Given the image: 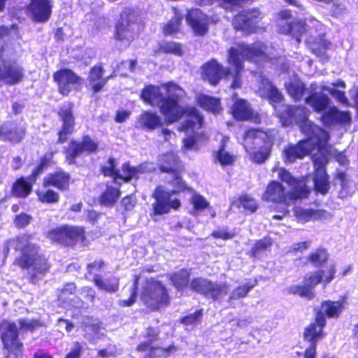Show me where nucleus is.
Returning <instances> with one entry per match:
<instances>
[{
    "instance_id": "c9c22d12",
    "label": "nucleus",
    "mask_w": 358,
    "mask_h": 358,
    "mask_svg": "<svg viewBox=\"0 0 358 358\" xmlns=\"http://www.w3.org/2000/svg\"><path fill=\"white\" fill-rule=\"evenodd\" d=\"M311 93L305 99V102L310 106L315 112H323L330 104L329 98L317 91H310Z\"/></svg>"
},
{
    "instance_id": "8fccbe9b",
    "label": "nucleus",
    "mask_w": 358,
    "mask_h": 358,
    "mask_svg": "<svg viewBox=\"0 0 358 358\" xmlns=\"http://www.w3.org/2000/svg\"><path fill=\"white\" fill-rule=\"evenodd\" d=\"M36 194L38 201L42 203L53 204L59 201V194L50 187L46 188L45 190H37Z\"/></svg>"
},
{
    "instance_id": "473e14b6",
    "label": "nucleus",
    "mask_w": 358,
    "mask_h": 358,
    "mask_svg": "<svg viewBox=\"0 0 358 358\" xmlns=\"http://www.w3.org/2000/svg\"><path fill=\"white\" fill-rule=\"evenodd\" d=\"M121 196L120 187H115L108 182L105 185V189L99 196V204L106 207H113L119 200Z\"/></svg>"
},
{
    "instance_id": "cd10ccee",
    "label": "nucleus",
    "mask_w": 358,
    "mask_h": 358,
    "mask_svg": "<svg viewBox=\"0 0 358 358\" xmlns=\"http://www.w3.org/2000/svg\"><path fill=\"white\" fill-rule=\"evenodd\" d=\"M53 78L54 81L57 83L59 90H66L67 87H79L84 82L81 77L69 69L57 71L54 73Z\"/></svg>"
},
{
    "instance_id": "0eeeda50",
    "label": "nucleus",
    "mask_w": 358,
    "mask_h": 358,
    "mask_svg": "<svg viewBox=\"0 0 358 358\" xmlns=\"http://www.w3.org/2000/svg\"><path fill=\"white\" fill-rule=\"evenodd\" d=\"M141 96L146 103L159 107L166 124L178 122L184 117L185 106L180 105V96H164L161 91H141Z\"/></svg>"
},
{
    "instance_id": "a211bd4d",
    "label": "nucleus",
    "mask_w": 358,
    "mask_h": 358,
    "mask_svg": "<svg viewBox=\"0 0 358 358\" xmlns=\"http://www.w3.org/2000/svg\"><path fill=\"white\" fill-rule=\"evenodd\" d=\"M136 16L134 12L124 11L116 26L115 38L127 46L134 39L136 27Z\"/></svg>"
},
{
    "instance_id": "a19ab883",
    "label": "nucleus",
    "mask_w": 358,
    "mask_h": 358,
    "mask_svg": "<svg viewBox=\"0 0 358 358\" xmlns=\"http://www.w3.org/2000/svg\"><path fill=\"white\" fill-rule=\"evenodd\" d=\"M65 162L69 165L76 164L78 157L83 153L80 142L76 140H71L68 146L64 148Z\"/></svg>"
},
{
    "instance_id": "f3484780",
    "label": "nucleus",
    "mask_w": 358,
    "mask_h": 358,
    "mask_svg": "<svg viewBox=\"0 0 358 358\" xmlns=\"http://www.w3.org/2000/svg\"><path fill=\"white\" fill-rule=\"evenodd\" d=\"M27 134V126L15 120L0 123V141L18 145L24 141Z\"/></svg>"
},
{
    "instance_id": "dca6fc26",
    "label": "nucleus",
    "mask_w": 358,
    "mask_h": 358,
    "mask_svg": "<svg viewBox=\"0 0 358 358\" xmlns=\"http://www.w3.org/2000/svg\"><path fill=\"white\" fill-rule=\"evenodd\" d=\"M313 189L317 194L327 195L330 190L331 184L329 176L327 172L328 159L325 156H317L313 159Z\"/></svg>"
},
{
    "instance_id": "09e8293b",
    "label": "nucleus",
    "mask_w": 358,
    "mask_h": 358,
    "mask_svg": "<svg viewBox=\"0 0 358 358\" xmlns=\"http://www.w3.org/2000/svg\"><path fill=\"white\" fill-rule=\"evenodd\" d=\"M161 346L150 345L147 343H139L136 347V351L144 353L142 358H162L160 352Z\"/></svg>"
},
{
    "instance_id": "9b49d317",
    "label": "nucleus",
    "mask_w": 358,
    "mask_h": 358,
    "mask_svg": "<svg viewBox=\"0 0 358 358\" xmlns=\"http://www.w3.org/2000/svg\"><path fill=\"white\" fill-rule=\"evenodd\" d=\"M309 111L304 106H287L278 117L283 126L287 127L296 123L304 135H320L325 134V129L309 120Z\"/></svg>"
},
{
    "instance_id": "ddd939ff",
    "label": "nucleus",
    "mask_w": 358,
    "mask_h": 358,
    "mask_svg": "<svg viewBox=\"0 0 358 358\" xmlns=\"http://www.w3.org/2000/svg\"><path fill=\"white\" fill-rule=\"evenodd\" d=\"M87 235L83 226L63 224L48 230L46 238L53 243L73 248L78 243L87 246L89 244Z\"/></svg>"
},
{
    "instance_id": "423d86ee",
    "label": "nucleus",
    "mask_w": 358,
    "mask_h": 358,
    "mask_svg": "<svg viewBox=\"0 0 358 358\" xmlns=\"http://www.w3.org/2000/svg\"><path fill=\"white\" fill-rule=\"evenodd\" d=\"M287 32L296 37L297 43L303 38L311 51L317 56L324 54L329 43L324 39V34L322 24L315 19L308 21L299 20L288 24Z\"/></svg>"
},
{
    "instance_id": "680f3d73",
    "label": "nucleus",
    "mask_w": 358,
    "mask_h": 358,
    "mask_svg": "<svg viewBox=\"0 0 358 358\" xmlns=\"http://www.w3.org/2000/svg\"><path fill=\"white\" fill-rule=\"evenodd\" d=\"M145 341L141 343H147L150 345H155L154 343L157 342L159 339V331L152 327H149L146 329V332L144 336Z\"/></svg>"
},
{
    "instance_id": "c03bdc74",
    "label": "nucleus",
    "mask_w": 358,
    "mask_h": 358,
    "mask_svg": "<svg viewBox=\"0 0 358 358\" xmlns=\"http://www.w3.org/2000/svg\"><path fill=\"white\" fill-rule=\"evenodd\" d=\"M78 287L75 282H69L65 283L59 291L58 300L63 303L74 307L75 302L73 300H69V297L73 295L77 292Z\"/></svg>"
},
{
    "instance_id": "4d7b16f0",
    "label": "nucleus",
    "mask_w": 358,
    "mask_h": 358,
    "mask_svg": "<svg viewBox=\"0 0 358 358\" xmlns=\"http://www.w3.org/2000/svg\"><path fill=\"white\" fill-rule=\"evenodd\" d=\"M345 88V83L344 81L338 79L334 82H322L319 85L317 83H312L310 85V90H336V88Z\"/></svg>"
},
{
    "instance_id": "6e6d98bb",
    "label": "nucleus",
    "mask_w": 358,
    "mask_h": 358,
    "mask_svg": "<svg viewBox=\"0 0 358 358\" xmlns=\"http://www.w3.org/2000/svg\"><path fill=\"white\" fill-rule=\"evenodd\" d=\"M32 220L33 217L31 215L22 212L14 217L13 224L17 229H23L27 227Z\"/></svg>"
},
{
    "instance_id": "e2e57ef3",
    "label": "nucleus",
    "mask_w": 358,
    "mask_h": 358,
    "mask_svg": "<svg viewBox=\"0 0 358 358\" xmlns=\"http://www.w3.org/2000/svg\"><path fill=\"white\" fill-rule=\"evenodd\" d=\"M310 245L309 241H305L293 244L289 249L288 252L293 255L302 253L306 250Z\"/></svg>"
},
{
    "instance_id": "f8f14e48",
    "label": "nucleus",
    "mask_w": 358,
    "mask_h": 358,
    "mask_svg": "<svg viewBox=\"0 0 358 358\" xmlns=\"http://www.w3.org/2000/svg\"><path fill=\"white\" fill-rule=\"evenodd\" d=\"M243 140L246 145L262 143L258 150L250 153V159L254 163L262 164L271 155L274 136L270 130L259 127L248 128L243 135Z\"/></svg>"
},
{
    "instance_id": "58836bf2",
    "label": "nucleus",
    "mask_w": 358,
    "mask_h": 358,
    "mask_svg": "<svg viewBox=\"0 0 358 358\" xmlns=\"http://www.w3.org/2000/svg\"><path fill=\"white\" fill-rule=\"evenodd\" d=\"M226 140L223 138L217 150L215 153V158L222 166H233L237 157L233 153L226 151Z\"/></svg>"
},
{
    "instance_id": "20e7f679",
    "label": "nucleus",
    "mask_w": 358,
    "mask_h": 358,
    "mask_svg": "<svg viewBox=\"0 0 358 358\" xmlns=\"http://www.w3.org/2000/svg\"><path fill=\"white\" fill-rule=\"evenodd\" d=\"M191 269L182 268L169 275L171 284L178 292H183L188 287L196 294L206 299L217 301L228 293V286L226 283L217 284L211 280L203 277H195L192 280Z\"/></svg>"
},
{
    "instance_id": "c85d7f7f",
    "label": "nucleus",
    "mask_w": 358,
    "mask_h": 358,
    "mask_svg": "<svg viewBox=\"0 0 358 358\" xmlns=\"http://www.w3.org/2000/svg\"><path fill=\"white\" fill-rule=\"evenodd\" d=\"M27 9L31 13L34 21L45 22L51 15L52 5L50 0H31Z\"/></svg>"
},
{
    "instance_id": "412c9836",
    "label": "nucleus",
    "mask_w": 358,
    "mask_h": 358,
    "mask_svg": "<svg viewBox=\"0 0 358 358\" xmlns=\"http://www.w3.org/2000/svg\"><path fill=\"white\" fill-rule=\"evenodd\" d=\"M57 115L62 122L61 128L57 131V143L63 144L66 143L69 136L75 130V117L73 113V106L61 107Z\"/></svg>"
},
{
    "instance_id": "9d476101",
    "label": "nucleus",
    "mask_w": 358,
    "mask_h": 358,
    "mask_svg": "<svg viewBox=\"0 0 358 358\" xmlns=\"http://www.w3.org/2000/svg\"><path fill=\"white\" fill-rule=\"evenodd\" d=\"M306 138L300 140L295 145H289L283 150L285 162L292 163L297 159H302L310 155L314 150L322 151L328 146L330 135L325 130V134L320 135H305Z\"/></svg>"
},
{
    "instance_id": "2f4dec72",
    "label": "nucleus",
    "mask_w": 358,
    "mask_h": 358,
    "mask_svg": "<svg viewBox=\"0 0 358 358\" xmlns=\"http://www.w3.org/2000/svg\"><path fill=\"white\" fill-rule=\"evenodd\" d=\"M325 336L305 327L303 332V339L310 345L304 350L303 358H316L317 345L319 341L323 339Z\"/></svg>"
},
{
    "instance_id": "de8ad7c7",
    "label": "nucleus",
    "mask_w": 358,
    "mask_h": 358,
    "mask_svg": "<svg viewBox=\"0 0 358 358\" xmlns=\"http://www.w3.org/2000/svg\"><path fill=\"white\" fill-rule=\"evenodd\" d=\"M90 83L92 90H101L106 80L103 78V69L101 66H95L90 72Z\"/></svg>"
},
{
    "instance_id": "7ed1b4c3",
    "label": "nucleus",
    "mask_w": 358,
    "mask_h": 358,
    "mask_svg": "<svg viewBox=\"0 0 358 358\" xmlns=\"http://www.w3.org/2000/svg\"><path fill=\"white\" fill-rule=\"evenodd\" d=\"M32 237L31 234L23 233L10 238L8 242L16 252H20L13 264L22 270L31 271L29 281L36 284L38 275H44L49 272L51 264L49 258L41 252V246L31 242Z\"/></svg>"
},
{
    "instance_id": "5701e85b",
    "label": "nucleus",
    "mask_w": 358,
    "mask_h": 358,
    "mask_svg": "<svg viewBox=\"0 0 358 358\" xmlns=\"http://www.w3.org/2000/svg\"><path fill=\"white\" fill-rule=\"evenodd\" d=\"M320 120L324 126L328 127L336 124L350 125L352 122L351 114L349 111H341L334 106H328L322 112Z\"/></svg>"
},
{
    "instance_id": "bf43d9fd",
    "label": "nucleus",
    "mask_w": 358,
    "mask_h": 358,
    "mask_svg": "<svg viewBox=\"0 0 358 358\" xmlns=\"http://www.w3.org/2000/svg\"><path fill=\"white\" fill-rule=\"evenodd\" d=\"M192 204L195 210H203L206 208H209V203L206 199L201 194H194L192 196Z\"/></svg>"
},
{
    "instance_id": "e433bc0d",
    "label": "nucleus",
    "mask_w": 358,
    "mask_h": 358,
    "mask_svg": "<svg viewBox=\"0 0 358 358\" xmlns=\"http://www.w3.org/2000/svg\"><path fill=\"white\" fill-rule=\"evenodd\" d=\"M196 104L203 110L213 114L220 113L222 108L218 98L201 94L196 97Z\"/></svg>"
},
{
    "instance_id": "79ce46f5",
    "label": "nucleus",
    "mask_w": 358,
    "mask_h": 358,
    "mask_svg": "<svg viewBox=\"0 0 358 358\" xmlns=\"http://www.w3.org/2000/svg\"><path fill=\"white\" fill-rule=\"evenodd\" d=\"M272 245V238L269 236H264L255 242L253 246L248 252V255L252 259H256L259 257L262 253L269 250Z\"/></svg>"
},
{
    "instance_id": "aec40b11",
    "label": "nucleus",
    "mask_w": 358,
    "mask_h": 358,
    "mask_svg": "<svg viewBox=\"0 0 358 358\" xmlns=\"http://www.w3.org/2000/svg\"><path fill=\"white\" fill-rule=\"evenodd\" d=\"M231 113L234 119L237 121H250L259 124L262 120L261 115L254 111L247 100L244 99H237L234 101Z\"/></svg>"
},
{
    "instance_id": "69168bd1",
    "label": "nucleus",
    "mask_w": 358,
    "mask_h": 358,
    "mask_svg": "<svg viewBox=\"0 0 358 358\" xmlns=\"http://www.w3.org/2000/svg\"><path fill=\"white\" fill-rule=\"evenodd\" d=\"M210 236L215 239H221L223 241H227L234 238L236 236V234L234 231H229L227 230H214L210 234Z\"/></svg>"
},
{
    "instance_id": "39448f33",
    "label": "nucleus",
    "mask_w": 358,
    "mask_h": 358,
    "mask_svg": "<svg viewBox=\"0 0 358 358\" xmlns=\"http://www.w3.org/2000/svg\"><path fill=\"white\" fill-rule=\"evenodd\" d=\"M20 328L15 322L3 320L0 323V340L2 344L3 358H22L24 346L20 338V330L23 332H34L43 326L38 319L27 320L20 318L17 321Z\"/></svg>"
},
{
    "instance_id": "1a4fd4ad",
    "label": "nucleus",
    "mask_w": 358,
    "mask_h": 358,
    "mask_svg": "<svg viewBox=\"0 0 358 358\" xmlns=\"http://www.w3.org/2000/svg\"><path fill=\"white\" fill-rule=\"evenodd\" d=\"M348 305L347 297L341 296L338 300H324L319 308H314V319L306 327L326 336L324 331L327 325V319H338Z\"/></svg>"
},
{
    "instance_id": "6e6552de",
    "label": "nucleus",
    "mask_w": 358,
    "mask_h": 358,
    "mask_svg": "<svg viewBox=\"0 0 358 358\" xmlns=\"http://www.w3.org/2000/svg\"><path fill=\"white\" fill-rule=\"evenodd\" d=\"M317 269L309 271L303 277V283L301 285H292L289 287V293L298 295L301 298L306 300H312L315 297V288L322 283L324 287L329 285L335 278L336 268L335 265H331L327 271Z\"/></svg>"
},
{
    "instance_id": "b1692460",
    "label": "nucleus",
    "mask_w": 358,
    "mask_h": 358,
    "mask_svg": "<svg viewBox=\"0 0 358 358\" xmlns=\"http://www.w3.org/2000/svg\"><path fill=\"white\" fill-rule=\"evenodd\" d=\"M70 183V173L60 168H57L43 178L42 186L44 188L55 187L60 192H66L69 190Z\"/></svg>"
},
{
    "instance_id": "bb28decb",
    "label": "nucleus",
    "mask_w": 358,
    "mask_h": 358,
    "mask_svg": "<svg viewBox=\"0 0 358 358\" xmlns=\"http://www.w3.org/2000/svg\"><path fill=\"white\" fill-rule=\"evenodd\" d=\"M38 178L31 173L29 176H20L12 184L10 194L13 197L25 199L28 197L33 191V187Z\"/></svg>"
},
{
    "instance_id": "72a5a7b5",
    "label": "nucleus",
    "mask_w": 358,
    "mask_h": 358,
    "mask_svg": "<svg viewBox=\"0 0 358 358\" xmlns=\"http://www.w3.org/2000/svg\"><path fill=\"white\" fill-rule=\"evenodd\" d=\"M137 122L139 127L143 129L153 131L162 127L163 122L162 118L152 111H143L138 117Z\"/></svg>"
},
{
    "instance_id": "a18cd8bd",
    "label": "nucleus",
    "mask_w": 358,
    "mask_h": 358,
    "mask_svg": "<svg viewBox=\"0 0 358 358\" xmlns=\"http://www.w3.org/2000/svg\"><path fill=\"white\" fill-rule=\"evenodd\" d=\"M106 267V262L102 259H96L93 262H90L86 266L85 277H92V282L97 277H101L99 273Z\"/></svg>"
},
{
    "instance_id": "f704fd0d",
    "label": "nucleus",
    "mask_w": 358,
    "mask_h": 358,
    "mask_svg": "<svg viewBox=\"0 0 358 358\" xmlns=\"http://www.w3.org/2000/svg\"><path fill=\"white\" fill-rule=\"evenodd\" d=\"M294 215L299 221L308 222L322 220L326 217L327 210L324 209L298 208L294 211Z\"/></svg>"
},
{
    "instance_id": "4be33fe9",
    "label": "nucleus",
    "mask_w": 358,
    "mask_h": 358,
    "mask_svg": "<svg viewBox=\"0 0 358 358\" xmlns=\"http://www.w3.org/2000/svg\"><path fill=\"white\" fill-rule=\"evenodd\" d=\"M22 68L13 59H0V82L15 85L22 81Z\"/></svg>"
},
{
    "instance_id": "052dcab7",
    "label": "nucleus",
    "mask_w": 358,
    "mask_h": 358,
    "mask_svg": "<svg viewBox=\"0 0 358 358\" xmlns=\"http://www.w3.org/2000/svg\"><path fill=\"white\" fill-rule=\"evenodd\" d=\"M182 17L177 14L164 27L165 34H172L176 32L180 25Z\"/></svg>"
},
{
    "instance_id": "4468645a",
    "label": "nucleus",
    "mask_w": 358,
    "mask_h": 358,
    "mask_svg": "<svg viewBox=\"0 0 358 358\" xmlns=\"http://www.w3.org/2000/svg\"><path fill=\"white\" fill-rule=\"evenodd\" d=\"M141 300L151 311H158L171 303V296L166 285L160 280H152L141 291Z\"/></svg>"
},
{
    "instance_id": "4c0bfd02",
    "label": "nucleus",
    "mask_w": 358,
    "mask_h": 358,
    "mask_svg": "<svg viewBox=\"0 0 358 358\" xmlns=\"http://www.w3.org/2000/svg\"><path fill=\"white\" fill-rule=\"evenodd\" d=\"M94 284L100 290L114 293L119 289L120 278L115 275L106 279L103 276L97 277L94 280Z\"/></svg>"
},
{
    "instance_id": "2eb2a0df",
    "label": "nucleus",
    "mask_w": 358,
    "mask_h": 358,
    "mask_svg": "<svg viewBox=\"0 0 358 358\" xmlns=\"http://www.w3.org/2000/svg\"><path fill=\"white\" fill-rule=\"evenodd\" d=\"M121 170L122 173H120L117 168V159L113 157H108L106 162L100 166V173L106 178H111L115 182L121 181L124 183L129 182L132 180H138L139 175L144 173L143 167L141 164L133 166L129 162H124L122 164Z\"/></svg>"
},
{
    "instance_id": "13d9d810",
    "label": "nucleus",
    "mask_w": 358,
    "mask_h": 358,
    "mask_svg": "<svg viewBox=\"0 0 358 358\" xmlns=\"http://www.w3.org/2000/svg\"><path fill=\"white\" fill-rule=\"evenodd\" d=\"M160 50L164 53H171L178 56L182 54L180 44L173 41L164 42L160 45Z\"/></svg>"
},
{
    "instance_id": "f03ea898",
    "label": "nucleus",
    "mask_w": 358,
    "mask_h": 358,
    "mask_svg": "<svg viewBox=\"0 0 358 358\" xmlns=\"http://www.w3.org/2000/svg\"><path fill=\"white\" fill-rule=\"evenodd\" d=\"M243 59L255 62L266 61L269 59L265 52L262 43L257 42L252 45L243 44L239 50L231 48L229 50L228 62L231 68L224 69L215 60H212L203 66V78L213 86H215L225 76L227 80L231 81V87H242L241 73L243 69Z\"/></svg>"
},
{
    "instance_id": "a878e982",
    "label": "nucleus",
    "mask_w": 358,
    "mask_h": 358,
    "mask_svg": "<svg viewBox=\"0 0 358 358\" xmlns=\"http://www.w3.org/2000/svg\"><path fill=\"white\" fill-rule=\"evenodd\" d=\"M184 117H185V120L180 125V131L194 132L203 126V116L195 106H185Z\"/></svg>"
},
{
    "instance_id": "7c9ffc66",
    "label": "nucleus",
    "mask_w": 358,
    "mask_h": 358,
    "mask_svg": "<svg viewBox=\"0 0 358 358\" xmlns=\"http://www.w3.org/2000/svg\"><path fill=\"white\" fill-rule=\"evenodd\" d=\"M307 180L306 176L296 178L295 180L289 185L291 187L290 191L288 192L289 202L308 198L311 189L307 185Z\"/></svg>"
},
{
    "instance_id": "49530a36",
    "label": "nucleus",
    "mask_w": 358,
    "mask_h": 358,
    "mask_svg": "<svg viewBox=\"0 0 358 358\" xmlns=\"http://www.w3.org/2000/svg\"><path fill=\"white\" fill-rule=\"evenodd\" d=\"M307 260L314 266L324 265L329 260V255L323 248H317L307 257Z\"/></svg>"
},
{
    "instance_id": "f257e3e1",
    "label": "nucleus",
    "mask_w": 358,
    "mask_h": 358,
    "mask_svg": "<svg viewBox=\"0 0 358 358\" xmlns=\"http://www.w3.org/2000/svg\"><path fill=\"white\" fill-rule=\"evenodd\" d=\"M158 169L160 172L171 175V178L167 183L173 187L171 190H166L162 185L155 187L152 198L155 201L152 204L150 217L168 214L171 209L178 210L181 206L180 201L178 198L171 199L174 194L181 192H192V188L189 187L182 178L185 172L184 164L178 154L173 151H169L159 157Z\"/></svg>"
},
{
    "instance_id": "ea45409f",
    "label": "nucleus",
    "mask_w": 358,
    "mask_h": 358,
    "mask_svg": "<svg viewBox=\"0 0 358 358\" xmlns=\"http://www.w3.org/2000/svg\"><path fill=\"white\" fill-rule=\"evenodd\" d=\"M57 150H48L39 157L38 162L34 169L31 171V173L37 178L51 165L55 164L54 156Z\"/></svg>"
},
{
    "instance_id": "0e129e2a",
    "label": "nucleus",
    "mask_w": 358,
    "mask_h": 358,
    "mask_svg": "<svg viewBox=\"0 0 358 358\" xmlns=\"http://www.w3.org/2000/svg\"><path fill=\"white\" fill-rule=\"evenodd\" d=\"M285 90H307L305 85L296 76L289 78V82L285 83Z\"/></svg>"
},
{
    "instance_id": "c756f323",
    "label": "nucleus",
    "mask_w": 358,
    "mask_h": 358,
    "mask_svg": "<svg viewBox=\"0 0 358 358\" xmlns=\"http://www.w3.org/2000/svg\"><path fill=\"white\" fill-rule=\"evenodd\" d=\"M187 23L194 31L199 35H203L208 31V18L199 9H193L186 16Z\"/></svg>"
},
{
    "instance_id": "338daca9",
    "label": "nucleus",
    "mask_w": 358,
    "mask_h": 358,
    "mask_svg": "<svg viewBox=\"0 0 358 358\" xmlns=\"http://www.w3.org/2000/svg\"><path fill=\"white\" fill-rule=\"evenodd\" d=\"M278 176L280 182H284L288 185L292 184V182H293L296 178V177L293 176L288 170L283 167H281L278 169Z\"/></svg>"
},
{
    "instance_id": "864d4df0",
    "label": "nucleus",
    "mask_w": 358,
    "mask_h": 358,
    "mask_svg": "<svg viewBox=\"0 0 358 358\" xmlns=\"http://www.w3.org/2000/svg\"><path fill=\"white\" fill-rule=\"evenodd\" d=\"M256 282L255 283H245L243 285H240L234 288L231 293L229 299V300H237L241 298L245 297L249 291L252 289L256 285Z\"/></svg>"
},
{
    "instance_id": "5fc2aeb1",
    "label": "nucleus",
    "mask_w": 358,
    "mask_h": 358,
    "mask_svg": "<svg viewBox=\"0 0 358 358\" xmlns=\"http://www.w3.org/2000/svg\"><path fill=\"white\" fill-rule=\"evenodd\" d=\"M203 317V309L196 310L193 313L186 315L179 320L180 323L185 326L196 325L201 321Z\"/></svg>"
},
{
    "instance_id": "774afa93",
    "label": "nucleus",
    "mask_w": 358,
    "mask_h": 358,
    "mask_svg": "<svg viewBox=\"0 0 358 358\" xmlns=\"http://www.w3.org/2000/svg\"><path fill=\"white\" fill-rule=\"evenodd\" d=\"M83 347L79 342L74 343V347L64 357V358H80Z\"/></svg>"
},
{
    "instance_id": "393cba45",
    "label": "nucleus",
    "mask_w": 358,
    "mask_h": 358,
    "mask_svg": "<svg viewBox=\"0 0 358 358\" xmlns=\"http://www.w3.org/2000/svg\"><path fill=\"white\" fill-rule=\"evenodd\" d=\"M259 16L260 12L258 8L243 10L234 17L233 26L236 30L251 31L259 22Z\"/></svg>"
},
{
    "instance_id": "3c124183",
    "label": "nucleus",
    "mask_w": 358,
    "mask_h": 358,
    "mask_svg": "<svg viewBox=\"0 0 358 358\" xmlns=\"http://www.w3.org/2000/svg\"><path fill=\"white\" fill-rule=\"evenodd\" d=\"M81 295L83 296L85 301L78 299V301L75 302L74 307L78 308H85V303L87 302L93 303L96 298V292L90 286H84L80 289Z\"/></svg>"
},
{
    "instance_id": "603ef678",
    "label": "nucleus",
    "mask_w": 358,
    "mask_h": 358,
    "mask_svg": "<svg viewBox=\"0 0 358 358\" xmlns=\"http://www.w3.org/2000/svg\"><path fill=\"white\" fill-rule=\"evenodd\" d=\"M79 142L83 152L88 155L96 153L99 150V142L93 139L90 135L83 136L81 141Z\"/></svg>"
},
{
    "instance_id": "6ab92c4d",
    "label": "nucleus",
    "mask_w": 358,
    "mask_h": 358,
    "mask_svg": "<svg viewBox=\"0 0 358 358\" xmlns=\"http://www.w3.org/2000/svg\"><path fill=\"white\" fill-rule=\"evenodd\" d=\"M262 200L275 204L289 205L288 192L281 182L275 180L268 182L262 195Z\"/></svg>"
},
{
    "instance_id": "37998d69",
    "label": "nucleus",
    "mask_w": 358,
    "mask_h": 358,
    "mask_svg": "<svg viewBox=\"0 0 358 358\" xmlns=\"http://www.w3.org/2000/svg\"><path fill=\"white\" fill-rule=\"evenodd\" d=\"M238 208H242L250 213H254L258 209V203L254 198L247 194L239 195L234 201Z\"/></svg>"
}]
</instances>
